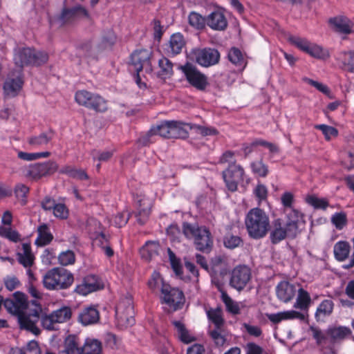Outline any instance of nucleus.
Returning <instances> with one entry per match:
<instances>
[{
    "label": "nucleus",
    "instance_id": "1",
    "mask_svg": "<svg viewBox=\"0 0 354 354\" xmlns=\"http://www.w3.org/2000/svg\"><path fill=\"white\" fill-rule=\"evenodd\" d=\"M304 225L302 213L295 209L287 210L283 225L280 218L272 221L270 228V240L272 244H277L286 239H294L301 233Z\"/></svg>",
    "mask_w": 354,
    "mask_h": 354
},
{
    "label": "nucleus",
    "instance_id": "2",
    "mask_svg": "<svg viewBox=\"0 0 354 354\" xmlns=\"http://www.w3.org/2000/svg\"><path fill=\"white\" fill-rule=\"evenodd\" d=\"M245 225L249 236L254 239L263 238L270 228L268 215L259 207L252 208L247 213Z\"/></svg>",
    "mask_w": 354,
    "mask_h": 354
},
{
    "label": "nucleus",
    "instance_id": "3",
    "mask_svg": "<svg viewBox=\"0 0 354 354\" xmlns=\"http://www.w3.org/2000/svg\"><path fill=\"white\" fill-rule=\"evenodd\" d=\"M183 233L186 238L194 239L196 250L203 253H209L212 250L214 237L207 227L185 222L183 224Z\"/></svg>",
    "mask_w": 354,
    "mask_h": 354
},
{
    "label": "nucleus",
    "instance_id": "4",
    "mask_svg": "<svg viewBox=\"0 0 354 354\" xmlns=\"http://www.w3.org/2000/svg\"><path fill=\"white\" fill-rule=\"evenodd\" d=\"M73 281V274L64 268H52L43 277L44 286L49 290L67 289Z\"/></svg>",
    "mask_w": 354,
    "mask_h": 354
},
{
    "label": "nucleus",
    "instance_id": "5",
    "mask_svg": "<svg viewBox=\"0 0 354 354\" xmlns=\"http://www.w3.org/2000/svg\"><path fill=\"white\" fill-rule=\"evenodd\" d=\"M48 59L46 52L37 51L34 48H16L14 52V62L16 66L22 68L24 66H39L45 64Z\"/></svg>",
    "mask_w": 354,
    "mask_h": 354
},
{
    "label": "nucleus",
    "instance_id": "6",
    "mask_svg": "<svg viewBox=\"0 0 354 354\" xmlns=\"http://www.w3.org/2000/svg\"><path fill=\"white\" fill-rule=\"evenodd\" d=\"M72 316V310L69 306H62L52 311L50 314L41 315V324L42 327L49 331L58 329L57 325L68 322Z\"/></svg>",
    "mask_w": 354,
    "mask_h": 354
},
{
    "label": "nucleus",
    "instance_id": "7",
    "mask_svg": "<svg viewBox=\"0 0 354 354\" xmlns=\"http://www.w3.org/2000/svg\"><path fill=\"white\" fill-rule=\"evenodd\" d=\"M32 304L35 308L30 310L28 313H20L18 315V322L21 329H24L31 332L35 335L40 334L41 330L37 326V323L40 319V314L42 312L41 305L35 300L32 301Z\"/></svg>",
    "mask_w": 354,
    "mask_h": 354
},
{
    "label": "nucleus",
    "instance_id": "8",
    "mask_svg": "<svg viewBox=\"0 0 354 354\" xmlns=\"http://www.w3.org/2000/svg\"><path fill=\"white\" fill-rule=\"evenodd\" d=\"M75 99L78 104L97 112H104L108 109L106 101L102 97L86 90L77 91Z\"/></svg>",
    "mask_w": 354,
    "mask_h": 354
},
{
    "label": "nucleus",
    "instance_id": "9",
    "mask_svg": "<svg viewBox=\"0 0 354 354\" xmlns=\"http://www.w3.org/2000/svg\"><path fill=\"white\" fill-rule=\"evenodd\" d=\"M178 69L184 74L188 83L197 90L205 91L209 85L207 77L193 64L187 62L184 65H180Z\"/></svg>",
    "mask_w": 354,
    "mask_h": 354
},
{
    "label": "nucleus",
    "instance_id": "10",
    "mask_svg": "<svg viewBox=\"0 0 354 354\" xmlns=\"http://www.w3.org/2000/svg\"><path fill=\"white\" fill-rule=\"evenodd\" d=\"M161 304H166L172 311L181 309L185 303V296L182 290L170 285H162L161 288Z\"/></svg>",
    "mask_w": 354,
    "mask_h": 354
},
{
    "label": "nucleus",
    "instance_id": "11",
    "mask_svg": "<svg viewBox=\"0 0 354 354\" xmlns=\"http://www.w3.org/2000/svg\"><path fill=\"white\" fill-rule=\"evenodd\" d=\"M188 56L190 59L204 67L215 65L220 59L219 52L211 48H192Z\"/></svg>",
    "mask_w": 354,
    "mask_h": 354
},
{
    "label": "nucleus",
    "instance_id": "12",
    "mask_svg": "<svg viewBox=\"0 0 354 354\" xmlns=\"http://www.w3.org/2000/svg\"><path fill=\"white\" fill-rule=\"evenodd\" d=\"M24 85L23 71L21 69L10 71L3 86L5 97L12 98L17 96Z\"/></svg>",
    "mask_w": 354,
    "mask_h": 354
},
{
    "label": "nucleus",
    "instance_id": "13",
    "mask_svg": "<svg viewBox=\"0 0 354 354\" xmlns=\"http://www.w3.org/2000/svg\"><path fill=\"white\" fill-rule=\"evenodd\" d=\"M57 168L58 166L55 162L46 161L30 165L28 167L24 168V174L26 177L37 180L42 177L52 175Z\"/></svg>",
    "mask_w": 354,
    "mask_h": 354
},
{
    "label": "nucleus",
    "instance_id": "14",
    "mask_svg": "<svg viewBox=\"0 0 354 354\" xmlns=\"http://www.w3.org/2000/svg\"><path fill=\"white\" fill-rule=\"evenodd\" d=\"M244 174L243 168L236 162L230 164L222 172L223 178L229 191L234 192L237 190L238 185L243 181Z\"/></svg>",
    "mask_w": 354,
    "mask_h": 354
},
{
    "label": "nucleus",
    "instance_id": "15",
    "mask_svg": "<svg viewBox=\"0 0 354 354\" xmlns=\"http://www.w3.org/2000/svg\"><path fill=\"white\" fill-rule=\"evenodd\" d=\"M251 278V272L246 266L235 267L231 274L230 284L232 287L240 291L243 290Z\"/></svg>",
    "mask_w": 354,
    "mask_h": 354
},
{
    "label": "nucleus",
    "instance_id": "16",
    "mask_svg": "<svg viewBox=\"0 0 354 354\" xmlns=\"http://www.w3.org/2000/svg\"><path fill=\"white\" fill-rule=\"evenodd\" d=\"M151 53L147 50H136L131 55V65L133 66L134 71L138 73L145 68L147 73L153 71L150 62Z\"/></svg>",
    "mask_w": 354,
    "mask_h": 354
},
{
    "label": "nucleus",
    "instance_id": "17",
    "mask_svg": "<svg viewBox=\"0 0 354 354\" xmlns=\"http://www.w3.org/2000/svg\"><path fill=\"white\" fill-rule=\"evenodd\" d=\"M104 285L97 276L90 274L85 277L80 284L77 285L75 291L82 295L102 289Z\"/></svg>",
    "mask_w": 354,
    "mask_h": 354
},
{
    "label": "nucleus",
    "instance_id": "18",
    "mask_svg": "<svg viewBox=\"0 0 354 354\" xmlns=\"http://www.w3.org/2000/svg\"><path fill=\"white\" fill-rule=\"evenodd\" d=\"M81 16L88 17V13L83 6L77 5L72 8H64L57 20L64 25L73 22Z\"/></svg>",
    "mask_w": 354,
    "mask_h": 354
},
{
    "label": "nucleus",
    "instance_id": "19",
    "mask_svg": "<svg viewBox=\"0 0 354 354\" xmlns=\"http://www.w3.org/2000/svg\"><path fill=\"white\" fill-rule=\"evenodd\" d=\"M116 315L121 319H126L127 324L133 325L135 323L133 319L134 308L131 297H126L120 299L115 308Z\"/></svg>",
    "mask_w": 354,
    "mask_h": 354
},
{
    "label": "nucleus",
    "instance_id": "20",
    "mask_svg": "<svg viewBox=\"0 0 354 354\" xmlns=\"http://www.w3.org/2000/svg\"><path fill=\"white\" fill-rule=\"evenodd\" d=\"M185 45L184 36L180 32H176L171 35L168 43L165 44L163 50L167 55L175 56L182 52Z\"/></svg>",
    "mask_w": 354,
    "mask_h": 354
},
{
    "label": "nucleus",
    "instance_id": "21",
    "mask_svg": "<svg viewBox=\"0 0 354 354\" xmlns=\"http://www.w3.org/2000/svg\"><path fill=\"white\" fill-rule=\"evenodd\" d=\"M328 22L335 31L338 33L348 35L353 32L354 22L344 15L330 18Z\"/></svg>",
    "mask_w": 354,
    "mask_h": 354
},
{
    "label": "nucleus",
    "instance_id": "22",
    "mask_svg": "<svg viewBox=\"0 0 354 354\" xmlns=\"http://www.w3.org/2000/svg\"><path fill=\"white\" fill-rule=\"evenodd\" d=\"M295 293V286L287 281H280L276 287L277 298L284 303H288L292 300Z\"/></svg>",
    "mask_w": 354,
    "mask_h": 354
},
{
    "label": "nucleus",
    "instance_id": "23",
    "mask_svg": "<svg viewBox=\"0 0 354 354\" xmlns=\"http://www.w3.org/2000/svg\"><path fill=\"white\" fill-rule=\"evenodd\" d=\"M136 203L138 211L135 216L138 223L143 225L146 223L149 216L151 203L147 198L138 197Z\"/></svg>",
    "mask_w": 354,
    "mask_h": 354
},
{
    "label": "nucleus",
    "instance_id": "24",
    "mask_svg": "<svg viewBox=\"0 0 354 354\" xmlns=\"http://www.w3.org/2000/svg\"><path fill=\"white\" fill-rule=\"evenodd\" d=\"M207 25L214 30H225L227 27V20L221 11H214L206 17Z\"/></svg>",
    "mask_w": 354,
    "mask_h": 354
},
{
    "label": "nucleus",
    "instance_id": "25",
    "mask_svg": "<svg viewBox=\"0 0 354 354\" xmlns=\"http://www.w3.org/2000/svg\"><path fill=\"white\" fill-rule=\"evenodd\" d=\"M99 320V311L93 306L84 308L80 312L78 315V321L83 326H88L96 324Z\"/></svg>",
    "mask_w": 354,
    "mask_h": 354
},
{
    "label": "nucleus",
    "instance_id": "26",
    "mask_svg": "<svg viewBox=\"0 0 354 354\" xmlns=\"http://www.w3.org/2000/svg\"><path fill=\"white\" fill-rule=\"evenodd\" d=\"M82 347L80 345L77 335H69L64 340V350L59 354H82Z\"/></svg>",
    "mask_w": 354,
    "mask_h": 354
},
{
    "label": "nucleus",
    "instance_id": "27",
    "mask_svg": "<svg viewBox=\"0 0 354 354\" xmlns=\"http://www.w3.org/2000/svg\"><path fill=\"white\" fill-rule=\"evenodd\" d=\"M174 64L167 58L162 57L158 60L159 70L156 73V76L160 80H166L170 78L174 74Z\"/></svg>",
    "mask_w": 354,
    "mask_h": 354
},
{
    "label": "nucleus",
    "instance_id": "28",
    "mask_svg": "<svg viewBox=\"0 0 354 354\" xmlns=\"http://www.w3.org/2000/svg\"><path fill=\"white\" fill-rule=\"evenodd\" d=\"M334 308V303L330 299H324L318 306L315 314L317 322L324 321V319L330 316Z\"/></svg>",
    "mask_w": 354,
    "mask_h": 354
},
{
    "label": "nucleus",
    "instance_id": "29",
    "mask_svg": "<svg viewBox=\"0 0 354 354\" xmlns=\"http://www.w3.org/2000/svg\"><path fill=\"white\" fill-rule=\"evenodd\" d=\"M37 238L35 240V245L38 247H43L49 244L53 239V236L49 231L46 224H42L37 229Z\"/></svg>",
    "mask_w": 354,
    "mask_h": 354
},
{
    "label": "nucleus",
    "instance_id": "30",
    "mask_svg": "<svg viewBox=\"0 0 354 354\" xmlns=\"http://www.w3.org/2000/svg\"><path fill=\"white\" fill-rule=\"evenodd\" d=\"M337 60L341 64V68L348 72H354V51L340 52L337 57Z\"/></svg>",
    "mask_w": 354,
    "mask_h": 354
},
{
    "label": "nucleus",
    "instance_id": "31",
    "mask_svg": "<svg viewBox=\"0 0 354 354\" xmlns=\"http://www.w3.org/2000/svg\"><path fill=\"white\" fill-rule=\"evenodd\" d=\"M159 249L160 245L157 242L147 241L140 249L141 257L146 261H150L158 255Z\"/></svg>",
    "mask_w": 354,
    "mask_h": 354
},
{
    "label": "nucleus",
    "instance_id": "32",
    "mask_svg": "<svg viewBox=\"0 0 354 354\" xmlns=\"http://www.w3.org/2000/svg\"><path fill=\"white\" fill-rule=\"evenodd\" d=\"M326 333L330 337V342H335L348 336L351 333V330L348 327L339 326L328 328Z\"/></svg>",
    "mask_w": 354,
    "mask_h": 354
},
{
    "label": "nucleus",
    "instance_id": "33",
    "mask_svg": "<svg viewBox=\"0 0 354 354\" xmlns=\"http://www.w3.org/2000/svg\"><path fill=\"white\" fill-rule=\"evenodd\" d=\"M171 138L185 139L188 137V131L185 128L188 123H183L180 121L170 120Z\"/></svg>",
    "mask_w": 354,
    "mask_h": 354
},
{
    "label": "nucleus",
    "instance_id": "34",
    "mask_svg": "<svg viewBox=\"0 0 354 354\" xmlns=\"http://www.w3.org/2000/svg\"><path fill=\"white\" fill-rule=\"evenodd\" d=\"M351 246L347 241H339L335 244L334 254L339 261L346 260L350 253Z\"/></svg>",
    "mask_w": 354,
    "mask_h": 354
},
{
    "label": "nucleus",
    "instance_id": "35",
    "mask_svg": "<svg viewBox=\"0 0 354 354\" xmlns=\"http://www.w3.org/2000/svg\"><path fill=\"white\" fill-rule=\"evenodd\" d=\"M53 136L54 131L49 129L47 132H43L38 136L30 137L28 143L35 147L46 145L53 139Z\"/></svg>",
    "mask_w": 354,
    "mask_h": 354
},
{
    "label": "nucleus",
    "instance_id": "36",
    "mask_svg": "<svg viewBox=\"0 0 354 354\" xmlns=\"http://www.w3.org/2000/svg\"><path fill=\"white\" fill-rule=\"evenodd\" d=\"M171 324L177 330L178 338L182 342L185 344H189L195 341V338L189 335V331L183 323L180 321L174 320L171 322Z\"/></svg>",
    "mask_w": 354,
    "mask_h": 354
},
{
    "label": "nucleus",
    "instance_id": "37",
    "mask_svg": "<svg viewBox=\"0 0 354 354\" xmlns=\"http://www.w3.org/2000/svg\"><path fill=\"white\" fill-rule=\"evenodd\" d=\"M102 343L96 339L87 338L82 346L83 354H100Z\"/></svg>",
    "mask_w": 354,
    "mask_h": 354
},
{
    "label": "nucleus",
    "instance_id": "38",
    "mask_svg": "<svg viewBox=\"0 0 354 354\" xmlns=\"http://www.w3.org/2000/svg\"><path fill=\"white\" fill-rule=\"evenodd\" d=\"M223 243L224 247L229 250H234L242 247L244 244L243 240L241 236L230 233H227L223 236Z\"/></svg>",
    "mask_w": 354,
    "mask_h": 354
},
{
    "label": "nucleus",
    "instance_id": "39",
    "mask_svg": "<svg viewBox=\"0 0 354 354\" xmlns=\"http://www.w3.org/2000/svg\"><path fill=\"white\" fill-rule=\"evenodd\" d=\"M153 131H155L156 136L158 135L165 138H171L170 121H162L159 124L153 126L151 128V132Z\"/></svg>",
    "mask_w": 354,
    "mask_h": 354
},
{
    "label": "nucleus",
    "instance_id": "40",
    "mask_svg": "<svg viewBox=\"0 0 354 354\" xmlns=\"http://www.w3.org/2000/svg\"><path fill=\"white\" fill-rule=\"evenodd\" d=\"M229 60L236 66L244 68L247 64L241 51L236 48H232L227 55Z\"/></svg>",
    "mask_w": 354,
    "mask_h": 354
},
{
    "label": "nucleus",
    "instance_id": "41",
    "mask_svg": "<svg viewBox=\"0 0 354 354\" xmlns=\"http://www.w3.org/2000/svg\"><path fill=\"white\" fill-rule=\"evenodd\" d=\"M311 301L309 293L302 288L298 290V295L294 307L301 310H306L308 308Z\"/></svg>",
    "mask_w": 354,
    "mask_h": 354
},
{
    "label": "nucleus",
    "instance_id": "42",
    "mask_svg": "<svg viewBox=\"0 0 354 354\" xmlns=\"http://www.w3.org/2000/svg\"><path fill=\"white\" fill-rule=\"evenodd\" d=\"M188 22L192 27L196 30H203L207 24L206 17L194 11L189 13Z\"/></svg>",
    "mask_w": 354,
    "mask_h": 354
},
{
    "label": "nucleus",
    "instance_id": "43",
    "mask_svg": "<svg viewBox=\"0 0 354 354\" xmlns=\"http://www.w3.org/2000/svg\"><path fill=\"white\" fill-rule=\"evenodd\" d=\"M187 125L190 130H194L196 133L201 134L204 137L208 136H217L218 134V131L213 127L203 126L192 123H189Z\"/></svg>",
    "mask_w": 354,
    "mask_h": 354
},
{
    "label": "nucleus",
    "instance_id": "44",
    "mask_svg": "<svg viewBox=\"0 0 354 354\" xmlns=\"http://www.w3.org/2000/svg\"><path fill=\"white\" fill-rule=\"evenodd\" d=\"M208 319L214 324L215 328L221 329L223 326L224 319L222 317V313L219 308L209 309L207 311Z\"/></svg>",
    "mask_w": 354,
    "mask_h": 354
},
{
    "label": "nucleus",
    "instance_id": "45",
    "mask_svg": "<svg viewBox=\"0 0 354 354\" xmlns=\"http://www.w3.org/2000/svg\"><path fill=\"white\" fill-rule=\"evenodd\" d=\"M115 35L113 31L111 29L104 32L102 37L100 43L97 45V48H100L101 52L106 48L111 47L115 41Z\"/></svg>",
    "mask_w": 354,
    "mask_h": 354
},
{
    "label": "nucleus",
    "instance_id": "46",
    "mask_svg": "<svg viewBox=\"0 0 354 354\" xmlns=\"http://www.w3.org/2000/svg\"><path fill=\"white\" fill-rule=\"evenodd\" d=\"M251 169L255 175L262 178L266 177L269 172L268 165L263 162L262 159L252 162Z\"/></svg>",
    "mask_w": 354,
    "mask_h": 354
},
{
    "label": "nucleus",
    "instance_id": "47",
    "mask_svg": "<svg viewBox=\"0 0 354 354\" xmlns=\"http://www.w3.org/2000/svg\"><path fill=\"white\" fill-rule=\"evenodd\" d=\"M305 53L317 59H325L328 56V53L321 46L312 43H310V44L308 46L307 50Z\"/></svg>",
    "mask_w": 354,
    "mask_h": 354
},
{
    "label": "nucleus",
    "instance_id": "48",
    "mask_svg": "<svg viewBox=\"0 0 354 354\" xmlns=\"http://www.w3.org/2000/svg\"><path fill=\"white\" fill-rule=\"evenodd\" d=\"M147 284L152 291H156L158 289L161 290L162 285H168L164 282L160 274L156 271L153 272Z\"/></svg>",
    "mask_w": 354,
    "mask_h": 354
},
{
    "label": "nucleus",
    "instance_id": "49",
    "mask_svg": "<svg viewBox=\"0 0 354 354\" xmlns=\"http://www.w3.org/2000/svg\"><path fill=\"white\" fill-rule=\"evenodd\" d=\"M221 299L228 312L233 315H238L240 313V309L238 304L234 301L225 292H222Z\"/></svg>",
    "mask_w": 354,
    "mask_h": 354
},
{
    "label": "nucleus",
    "instance_id": "50",
    "mask_svg": "<svg viewBox=\"0 0 354 354\" xmlns=\"http://www.w3.org/2000/svg\"><path fill=\"white\" fill-rule=\"evenodd\" d=\"M80 48L82 50L84 55L88 57H91L94 59H97L98 55L101 53L97 46L95 48H93L91 41H86L81 44Z\"/></svg>",
    "mask_w": 354,
    "mask_h": 354
},
{
    "label": "nucleus",
    "instance_id": "51",
    "mask_svg": "<svg viewBox=\"0 0 354 354\" xmlns=\"http://www.w3.org/2000/svg\"><path fill=\"white\" fill-rule=\"evenodd\" d=\"M167 252L171 268L177 276H180L183 274V268L180 263V261L176 257L175 253L169 248H167Z\"/></svg>",
    "mask_w": 354,
    "mask_h": 354
},
{
    "label": "nucleus",
    "instance_id": "52",
    "mask_svg": "<svg viewBox=\"0 0 354 354\" xmlns=\"http://www.w3.org/2000/svg\"><path fill=\"white\" fill-rule=\"evenodd\" d=\"M307 203L317 209L325 210L328 206L329 203L326 198H319L315 196H310L306 198Z\"/></svg>",
    "mask_w": 354,
    "mask_h": 354
},
{
    "label": "nucleus",
    "instance_id": "53",
    "mask_svg": "<svg viewBox=\"0 0 354 354\" xmlns=\"http://www.w3.org/2000/svg\"><path fill=\"white\" fill-rule=\"evenodd\" d=\"M331 222L337 230H342L347 224L346 214L344 212H337L331 217Z\"/></svg>",
    "mask_w": 354,
    "mask_h": 354
},
{
    "label": "nucleus",
    "instance_id": "54",
    "mask_svg": "<svg viewBox=\"0 0 354 354\" xmlns=\"http://www.w3.org/2000/svg\"><path fill=\"white\" fill-rule=\"evenodd\" d=\"M316 129L322 131L326 140H330L331 137H336L338 135V131L333 127L326 124H316Z\"/></svg>",
    "mask_w": 354,
    "mask_h": 354
},
{
    "label": "nucleus",
    "instance_id": "55",
    "mask_svg": "<svg viewBox=\"0 0 354 354\" xmlns=\"http://www.w3.org/2000/svg\"><path fill=\"white\" fill-rule=\"evenodd\" d=\"M288 41L295 46L297 48L300 49L301 50L306 52L307 50L308 46L310 44V42H309L307 39L304 38H301L299 37H295V36H290L288 38Z\"/></svg>",
    "mask_w": 354,
    "mask_h": 354
},
{
    "label": "nucleus",
    "instance_id": "56",
    "mask_svg": "<svg viewBox=\"0 0 354 354\" xmlns=\"http://www.w3.org/2000/svg\"><path fill=\"white\" fill-rule=\"evenodd\" d=\"M75 254L71 250L62 252L58 257L59 262L62 266L73 264L75 262Z\"/></svg>",
    "mask_w": 354,
    "mask_h": 354
},
{
    "label": "nucleus",
    "instance_id": "57",
    "mask_svg": "<svg viewBox=\"0 0 354 354\" xmlns=\"http://www.w3.org/2000/svg\"><path fill=\"white\" fill-rule=\"evenodd\" d=\"M29 192V188L24 184H17L15 187V194L17 198L23 201V204L26 203L27 194Z\"/></svg>",
    "mask_w": 354,
    "mask_h": 354
},
{
    "label": "nucleus",
    "instance_id": "58",
    "mask_svg": "<svg viewBox=\"0 0 354 354\" xmlns=\"http://www.w3.org/2000/svg\"><path fill=\"white\" fill-rule=\"evenodd\" d=\"M53 214L57 218L66 219L68 216V210L66 206L63 203H57L53 206Z\"/></svg>",
    "mask_w": 354,
    "mask_h": 354
},
{
    "label": "nucleus",
    "instance_id": "59",
    "mask_svg": "<svg viewBox=\"0 0 354 354\" xmlns=\"http://www.w3.org/2000/svg\"><path fill=\"white\" fill-rule=\"evenodd\" d=\"M130 217V214L127 212H120L117 214L113 218V224L117 227H122L124 226Z\"/></svg>",
    "mask_w": 354,
    "mask_h": 354
},
{
    "label": "nucleus",
    "instance_id": "60",
    "mask_svg": "<svg viewBox=\"0 0 354 354\" xmlns=\"http://www.w3.org/2000/svg\"><path fill=\"white\" fill-rule=\"evenodd\" d=\"M306 82L310 85L316 88L319 91L329 96L331 98V97L330 96V91L326 85H324L320 82H318L309 78H306Z\"/></svg>",
    "mask_w": 354,
    "mask_h": 354
},
{
    "label": "nucleus",
    "instance_id": "61",
    "mask_svg": "<svg viewBox=\"0 0 354 354\" xmlns=\"http://www.w3.org/2000/svg\"><path fill=\"white\" fill-rule=\"evenodd\" d=\"M40 353L37 342L32 340L28 343L26 351L21 350L19 354H40Z\"/></svg>",
    "mask_w": 354,
    "mask_h": 354
},
{
    "label": "nucleus",
    "instance_id": "62",
    "mask_svg": "<svg viewBox=\"0 0 354 354\" xmlns=\"http://www.w3.org/2000/svg\"><path fill=\"white\" fill-rule=\"evenodd\" d=\"M220 330L221 329L215 328L209 333V336L214 340L215 344L218 346H223L226 340L225 337L221 334Z\"/></svg>",
    "mask_w": 354,
    "mask_h": 354
},
{
    "label": "nucleus",
    "instance_id": "63",
    "mask_svg": "<svg viewBox=\"0 0 354 354\" xmlns=\"http://www.w3.org/2000/svg\"><path fill=\"white\" fill-rule=\"evenodd\" d=\"M310 330L312 332L313 337L318 345H320L326 340V337L318 327L311 326H310Z\"/></svg>",
    "mask_w": 354,
    "mask_h": 354
},
{
    "label": "nucleus",
    "instance_id": "64",
    "mask_svg": "<svg viewBox=\"0 0 354 354\" xmlns=\"http://www.w3.org/2000/svg\"><path fill=\"white\" fill-rule=\"evenodd\" d=\"M254 194L259 201L265 200L268 196V189L264 185L259 183L254 189Z\"/></svg>",
    "mask_w": 354,
    "mask_h": 354
}]
</instances>
